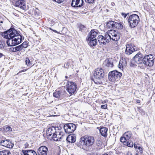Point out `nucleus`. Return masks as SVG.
Segmentation results:
<instances>
[{
	"label": "nucleus",
	"mask_w": 155,
	"mask_h": 155,
	"mask_svg": "<svg viewBox=\"0 0 155 155\" xmlns=\"http://www.w3.org/2000/svg\"><path fill=\"white\" fill-rule=\"evenodd\" d=\"M11 34L10 38H9L6 41L7 44L8 46H15L21 43L22 36L19 31H18L13 28Z\"/></svg>",
	"instance_id": "nucleus-1"
},
{
	"label": "nucleus",
	"mask_w": 155,
	"mask_h": 155,
	"mask_svg": "<svg viewBox=\"0 0 155 155\" xmlns=\"http://www.w3.org/2000/svg\"><path fill=\"white\" fill-rule=\"evenodd\" d=\"M95 141L93 136L85 135L80 138L78 145L80 148L87 150L94 145Z\"/></svg>",
	"instance_id": "nucleus-2"
},
{
	"label": "nucleus",
	"mask_w": 155,
	"mask_h": 155,
	"mask_svg": "<svg viewBox=\"0 0 155 155\" xmlns=\"http://www.w3.org/2000/svg\"><path fill=\"white\" fill-rule=\"evenodd\" d=\"M93 80L95 83L97 84H101V80L103 79L104 75V70L101 68L96 69L94 73Z\"/></svg>",
	"instance_id": "nucleus-3"
},
{
	"label": "nucleus",
	"mask_w": 155,
	"mask_h": 155,
	"mask_svg": "<svg viewBox=\"0 0 155 155\" xmlns=\"http://www.w3.org/2000/svg\"><path fill=\"white\" fill-rule=\"evenodd\" d=\"M139 21V16L136 14L130 15L128 19L129 26L131 28H135L138 24Z\"/></svg>",
	"instance_id": "nucleus-4"
},
{
	"label": "nucleus",
	"mask_w": 155,
	"mask_h": 155,
	"mask_svg": "<svg viewBox=\"0 0 155 155\" xmlns=\"http://www.w3.org/2000/svg\"><path fill=\"white\" fill-rule=\"evenodd\" d=\"M122 75V74L117 71H113L110 72L108 74L109 80L112 82L118 81Z\"/></svg>",
	"instance_id": "nucleus-5"
},
{
	"label": "nucleus",
	"mask_w": 155,
	"mask_h": 155,
	"mask_svg": "<svg viewBox=\"0 0 155 155\" xmlns=\"http://www.w3.org/2000/svg\"><path fill=\"white\" fill-rule=\"evenodd\" d=\"M77 85L76 83L71 81H68L66 85V90L71 95L74 94L76 91Z\"/></svg>",
	"instance_id": "nucleus-6"
},
{
	"label": "nucleus",
	"mask_w": 155,
	"mask_h": 155,
	"mask_svg": "<svg viewBox=\"0 0 155 155\" xmlns=\"http://www.w3.org/2000/svg\"><path fill=\"white\" fill-rule=\"evenodd\" d=\"M51 140L55 141H64L66 139L65 134L63 132L60 131H55L52 134Z\"/></svg>",
	"instance_id": "nucleus-7"
},
{
	"label": "nucleus",
	"mask_w": 155,
	"mask_h": 155,
	"mask_svg": "<svg viewBox=\"0 0 155 155\" xmlns=\"http://www.w3.org/2000/svg\"><path fill=\"white\" fill-rule=\"evenodd\" d=\"M107 35L109 37V40L110 41L111 39L112 40L117 41L120 38V36L119 34L114 30H110L107 32Z\"/></svg>",
	"instance_id": "nucleus-8"
},
{
	"label": "nucleus",
	"mask_w": 155,
	"mask_h": 155,
	"mask_svg": "<svg viewBox=\"0 0 155 155\" xmlns=\"http://www.w3.org/2000/svg\"><path fill=\"white\" fill-rule=\"evenodd\" d=\"M153 57L152 54L145 56L143 58V64L149 66H152L154 63Z\"/></svg>",
	"instance_id": "nucleus-9"
},
{
	"label": "nucleus",
	"mask_w": 155,
	"mask_h": 155,
	"mask_svg": "<svg viewBox=\"0 0 155 155\" xmlns=\"http://www.w3.org/2000/svg\"><path fill=\"white\" fill-rule=\"evenodd\" d=\"M107 33L104 34L103 35H100L97 37L98 41L101 45H105L108 43L110 41L109 37Z\"/></svg>",
	"instance_id": "nucleus-10"
},
{
	"label": "nucleus",
	"mask_w": 155,
	"mask_h": 155,
	"mask_svg": "<svg viewBox=\"0 0 155 155\" xmlns=\"http://www.w3.org/2000/svg\"><path fill=\"white\" fill-rule=\"evenodd\" d=\"M64 128L66 133L70 134L74 132L76 129V126L73 123H68L64 125Z\"/></svg>",
	"instance_id": "nucleus-11"
},
{
	"label": "nucleus",
	"mask_w": 155,
	"mask_h": 155,
	"mask_svg": "<svg viewBox=\"0 0 155 155\" xmlns=\"http://www.w3.org/2000/svg\"><path fill=\"white\" fill-rule=\"evenodd\" d=\"M143 54L140 53H139L134 57L133 59L137 63L141 64L143 63Z\"/></svg>",
	"instance_id": "nucleus-12"
},
{
	"label": "nucleus",
	"mask_w": 155,
	"mask_h": 155,
	"mask_svg": "<svg viewBox=\"0 0 155 155\" xmlns=\"http://www.w3.org/2000/svg\"><path fill=\"white\" fill-rule=\"evenodd\" d=\"M15 5L22 10H26V5L25 1V0H18L15 3Z\"/></svg>",
	"instance_id": "nucleus-13"
},
{
	"label": "nucleus",
	"mask_w": 155,
	"mask_h": 155,
	"mask_svg": "<svg viewBox=\"0 0 155 155\" xmlns=\"http://www.w3.org/2000/svg\"><path fill=\"white\" fill-rule=\"evenodd\" d=\"M103 65L105 68H111L114 66L113 59L110 58L106 59L104 62Z\"/></svg>",
	"instance_id": "nucleus-14"
},
{
	"label": "nucleus",
	"mask_w": 155,
	"mask_h": 155,
	"mask_svg": "<svg viewBox=\"0 0 155 155\" xmlns=\"http://www.w3.org/2000/svg\"><path fill=\"white\" fill-rule=\"evenodd\" d=\"M125 51V52L126 54L129 55L134 52L136 50L133 47V45L131 44H129L127 45Z\"/></svg>",
	"instance_id": "nucleus-15"
},
{
	"label": "nucleus",
	"mask_w": 155,
	"mask_h": 155,
	"mask_svg": "<svg viewBox=\"0 0 155 155\" xmlns=\"http://www.w3.org/2000/svg\"><path fill=\"white\" fill-rule=\"evenodd\" d=\"M10 140H2L0 142V145L5 147L8 148H12L14 145L10 141Z\"/></svg>",
	"instance_id": "nucleus-16"
},
{
	"label": "nucleus",
	"mask_w": 155,
	"mask_h": 155,
	"mask_svg": "<svg viewBox=\"0 0 155 155\" xmlns=\"http://www.w3.org/2000/svg\"><path fill=\"white\" fill-rule=\"evenodd\" d=\"M48 150V148L45 146H41L38 149V155H47Z\"/></svg>",
	"instance_id": "nucleus-17"
},
{
	"label": "nucleus",
	"mask_w": 155,
	"mask_h": 155,
	"mask_svg": "<svg viewBox=\"0 0 155 155\" xmlns=\"http://www.w3.org/2000/svg\"><path fill=\"white\" fill-rule=\"evenodd\" d=\"M56 129L53 127L48 128L46 131V135L48 137V138L51 140L52 137V134H53L55 132Z\"/></svg>",
	"instance_id": "nucleus-18"
},
{
	"label": "nucleus",
	"mask_w": 155,
	"mask_h": 155,
	"mask_svg": "<svg viewBox=\"0 0 155 155\" xmlns=\"http://www.w3.org/2000/svg\"><path fill=\"white\" fill-rule=\"evenodd\" d=\"M86 40L88 44L91 46L93 47L97 45V42L96 38H87Z\"/></svg>",
	"instance_id": "nucleus-19"
},
{
	"label": "nucleus",
	"mask_w": 155,
	"mask_h": 155,
	"mask_svg": "<svg viewBox=\"0 0 155 155\" xmlns=\"http://www.w3.org/2000/svg\"><path fill=\"white\" fill-rule=\"evenodd\" d=\"M12 29H13V28H11L8 31L3 32H2V35L4 38H8V39L9 38H10V35L11 34L10 33H11L12 31Z\"/></svg>",
	"instance_id": "nucleus-20"
},
{
	"label": "nucleus",
	"mask_w": 155,
	"mask_h": 155,
	"mask_svg": "<svg viewBox=\"0 0 155 155\" xmlns=\"http://www.w3.org/2000/svg\"><path fill=\"white\" fill-rule=\"evenodd\" d=\"M98 34L97 30H92L88 34L87 38H94Z\"/></svg>",
	"instance_id": "nucleus-21"
},
{
	"label": "nucleus",
	"mask_w": 155,
	"mask_h": 155,
	"mask_svg": "<svg viewBox=\"0 0 155 155\" xmlns=\"http://www.w3.org/2000/svg\"><path fill=\"white\" fill-rule=\"evenodd\" d=\"M53 95L54 97L61 99L63 98L64 94L63 92L58 91L54 92Z\"/></svg>",
	"instance_id": "nucleus-22"
},
{
	"label": "nucleus",
	"mask_w": 155,
	"mask_h": 155,
	"mask_svg": "<svg viewBox=\"0 0 155 155\" xmlns=\"http://www.w3.org/2000/svg\"><path fill=\"white\" fill-rule=\"evenodd\" d=\"M108 129L103 126H101L100 129V132L101 135L104 137H106L107 134Z\"/></svg>",
	"instance_id": "nucleus-23"
},
{
	"label": "nucleus",
	"mask_w": 155,
	"mask_h": 155,
	"mask_svg": "<svg viewBox=\"0 0 155 155\" xmlns=\"http://www.w3.org/2000/svg\"><path fill=\"white\" fill-rule=\"evenodd\" d=\"M127 61L125 59L120 60L118 64V67L119 68L123 70L124 67L126 65Z\"/></svg>",
	"instance_id": "nucleus-24"
},
{
	"label": "nucleus",
	"mask_w": 155,
	"mask_h": 155,
	"mask_svg": "<svg viewBox=\"0 0 155 155\" xmlns=\"http://www.w3.org/2000/svg\"><path fill=\"white\" fill-rule=\"evenodd\" d=\"M76 137L74 135H69L66 138L67 141L69 143H74L75 142Z\"/></svg>",
	"instance_id": "nucleus-25"
},
{
	"label": "nucleus",
	"mask_w": 155,
	"mask_h": 155,
	"mask_svg": "<svg viewBox=\"0 0 155 155\" xmlns=\"http://www.w3.org/2000/svg\"><path fill=\"white\" fill-rule=\"evenodd\" d=\"M22 152L24 155H37L36 153L32 150H22Z\"/></svg>",
	"instance_id": "nucleus-26"
},
{
	"label": "nucleus",
	"mask_w": 155,
	"mask_h": 155,
	"mask_svg": "<svg viewBox=\"0 0 155 155\" xmlns=\"http://www.w3.org/2000/svg\"><path fill=\"white\" fill-rule=\"evenodd\" d=\"M115 22L110 21L107 22L106 24L107 27L108 28H115Z\"/></svg>",
	"instance_id": "nucleus-27"
},
{
	"label": "nucleus",
	"mask_w": 155,
	"mask_h": 155,
	"mask_svg": "<svg viewBox=\"0 0 155 155\" xmlns=\"http://www.w3.org/2000/svg\"><path fill=\"white\" fill-rule=\"evenodd\" d=\"M80 1L81 0H72L71 6L74 7H78V5H79Z\"/></svg>",
	"instance_id": "nucleus-28"
},
{
	"label": "nucleus",
	"mask_w": 155,
	"mask_h": 155,
	"mask_svg": "<svg viewBox=\"0 0 155 155\" xmlns=\"http://www.w3.org/2000/svg\"><path fill=\"white\" fill-rule=\"evenodd\" d=\"M124 136L127 140H128L132 137V134L131 132L127 131L124 134Z\"/></svg>",
	"instance_id": "nucleus-29"
},
{
	"label": "nucleus",
	"mask_w": 155,
	"mask_h": 155,
	"mask_svg": "<svg viewBox=\"0 0 155 155\" xmlns=\"http://www.w3.org/2000/svg\"><path fill=\"white\" fill-rule=\"evenodd\" d=\"M0 155H12V154L8 150H2L0 151Z\"/></svg>",
	"instance_id": "nucleus-30"
},
{
	"label": "nucleus",
	"mask_w": 155,
	"mask_h": 155,
	"mask_svg": "<svg viewBox=\"0 0 155 155\" xmlns=\"http://www.w3.org/2000/svg\"><path fill=\"white\" fill-rule=\"evenodd\" d=\"M115 28H117L119 29H121L123 28V25L120 23L115 22Z\"/></svg>",
	"instance_id": "nucleus-31"
},
{
	"label": "nucleus",
	"mask_w": 155,
	"mask_h": 155,
	"mask_svg": "<svg viewBox=\"0 0 155 155\" xmlns=\"http://www.w3.org/2000/svg\"><path fill=\"white\" fill-rule=\"evenodd\" d=\"M3 130L6 131H12V128L8 125L4 126L3 127Z\"/></svg>",
	"instance_id": "nucleus-32"
},
{
	"label": "nucleus",
	"mask_w": 155,
	"mask_h": 155,
	"mask_svg": "<svg viewBox=\"0 0 155 155\" xmlns=\"http://www.w3.org/2000/svg\"><path fill=\"white\" fill-rule=\"evenodd\" d=\"M5 45V41H4L0 40V49H3Z\"/></svg>",
	"instance_id": "nucleus-33"
},
{
	"label": "nucleus",
	"mask_w": 155,
	"mask_h": 155,
	"mask_svg": "<svg viewBox=\"0 0 155 155\" xmlns=\"http://www.w3.org/2000/svg\"><path fill=\"white\" fill-rule=\"evenodd\" d=\"M125 145H127L128 147H132L134 145V143L133 142H130L129 141L127 142L126 144H124Z\"/></svg>",
	"instance_id": "nucleus-34"
},
{
	"label": "nucleus",
	"mask_w": 155,
	"mask_h": 155,
	"mask_svg": "<svg viewBox=\"0 0 155 155\" xmlns=\"http://www.w3.org/2000/svg\"><path fill=\"white\" fill-rule=\"evenodd\" d=\"M25 62H26V64L28 66H31V63L30 62V60L28 58H26Z\"/></svg>",
	"instance_id": "nucleus-35"
},
{
	"label": "nucleus",
	"mask_w": 155,
	"mask_h": 155,
	"mask_svg": "<svg viewBox=\"0 0 155 155\" xmlns=\"http://www.w3.org/2000/svg\"><path fill=\"white\" fill-rule=\"evenodd\" d=\"M127 140L124 137V136H123V137H120V141L122 142L124 144L125 143V144L126 143V141Z\"/></svg>",
	"instance_id": "nucleus-36"
},
{
	"label": "nucleus",
	"mask_w": 155,
	"mask_h": 155,
	"mask_svg": "<svg viewBox=\"0 0 155 155\" xmlns=\"http://www.w3.org/2000/svg\"><path fill=\"white\" fill-rule=\"evenodd\" d=\"M22 48H26L28 46V44L27 42H24L21 45Z\"/></svg>",
	"instance_id": "nucleus-37"
},
{
	"label": "nucleus",
	"mask_w": 155,
	"mask_h": 155,
	"mask_svg": "<svg viewBox=\"0 0 155 155\" xmlns=\"http://www.w3.org/2000/svg\"><path fill=\"white\" fill-rule=\"evenodd\" d=\"M15 47L16 51H21L22 49V48L21 46V45Z\"/></svg>",
	"instance_id": "nucleus-38"
},
{
	"label": "nucleus",
	"mask_w": 155,
	"mask_h": 155,
	"mask_svg": "<svg viewBox=\"0 0 155 155\" xmlns=\"http://www.w3.org/2000/svg\"><path fill=\"white\" fill-rule=\"evenodd\" d=\"M85 2L88 3L93 4L94 2V0H85Z\"/></svg>",
	"instance_id": "nucleus-39"
},
{
	"label": "nucleus",
	"mask_w": 155,
	"mask_h": 155,
	"mask_svg": "<svg viewBox=\"0 0 155 155\" xmlns=\"http://www.w3.org/2000/svg\"><path fill=\"white\" fill-rule=\"evenodd\" d=\"M81 1L79 3V5L78 6V7H80L83 5L84 4V2L83 0H81Z\"/></svg>",
	"instance_id": "nucleus-40"
},
{
	"label": "nucleus",
	"mask_w": 155,
	"mask_h": 155,
	"mask_svg": "<svg viewBox=\"0 0 155 155\" xmlns=\"http://www.w3.org/2000/svg\"><path fill=\"white\" fill-rule=\"evenodd\" d=\"M70 64V63L68 62H67L64 65V67L66 68H68L69 67Z\"/></svg>",
	"instance_id": "nucleus-41"
},
{
	"label": "nucleus",
	"mask_w": 155,
	"mask_h": 155,
	"mask_svg": "<svg viewBox=\"0 0 155 155\" xmlns=\"http://www.w3.org/2000/svg\"><path fill=\"white\" fill-rule=\"evenodd\" d=\"M85 28V27L84 25H81L80 28L79 30L81 31L82 32H83L84 31V28Z\"/></svg>",
	"instance_id": "nucleus-42"
},
{
	"label": "nucleus",
	"mask_w": 155,
	"mask_h": 155,
	"mask_svg": "<svg viewBox=\"0 0 155 155\" xmlns=\"http://www.w3.org/2000/svg\"><path fill=\"white\" fill-rule=\"evenodd\" d=\"M9 51H10L16 52L15 47H11L10 48Z\"/></svg>",
	"instance_id": "nucleus-43"
},
{
	"label": "nucleus",
	"mask_w": 155,
	"mask_h": 155,
	"mask_svg": "<svg viewBox=\"0 0 155 155\" xmlns=\"http://www.w3.org/2000/svg\"><path fill=\"white\" fill-rule=\"evenodd\" d=\"M138 149L139 150V153L140 154H142L143 153V149L142 147H138Z\"/></svg>",
	"instance_id": "nucleus-44"
},
{
	"label": "nucleus",
	"mask_w": 155,
	"mask_h": 155,
	"mask_svg": "<svg viewBox=\"0 0 155 155\" xmlns=\"http://www.w3.org/2000/svg\"><path fill=\"white\" fill-rule=\"evenodd\" d=\"M107 107V104H106L104 105H101V108L102 109H106Z\"/></svg>",
	"instance_id": "nucleus-45"
},
{
	"label": "nucleus",
	"mask_w": 155,
	"mask_h": 155,
	"mask_svg": "<svg viewBox=\"0 0 155 155\" xmlns=\"http://www.w3.org/2000/svg\"><path fill=\"white\" fill-rule=\"evenodd\" d=\"M53 0L58 3H60L63 2L65 0Z\"/></svg>",
	"instance_id": "nucleus-46"
},
{
	"label": "nucleus",
	"mask_w": 155,
	"mask_h": 155,
	"mask_svg": "<svg viewBox=\"0 0 155 155\" xmlns=\"http://www.w3.org/2000/svg\"><path fill=\"white\" fill-rule=\"evenodd\" d=\"M129 14V13H127V14H125L124 13H121V15H122L124 16V18H126L127 17V15Z\"/></svg>",
	"instance_id": "nucleus-47"
},
{
	"label": "nucleus",
	"mask_w": 155,
	"mask_h": 155,
	"mask_svg": "<svg viewBox=\"0 0 155 155\" xmlns=\"http://www.w3.org/2000/svg\"><path fill=\"white\" fill-rule=\"evenodd\" d=\"M49 29H50V30H51L52 31H53L55 33H58V31H57L56 30H55L52 29L51 28H50Z\"/></svg>",
	"instance_id": "nucleus-48"
},
{
	"label": "nucleus",
	"mask_w": 155,
	"mask_h": 155,
	"mask_svg": "<svg viewBox=\"0 0 155 155\" xmlns=\"http://www.w3.org/2000/svg\"><path fill=\"white\" fill-rule=\"evenodd\" d=\"M134 147L135 148L137 149V145L135 143L134 144Z\"/></svg>",
	"instance_id": "nucleus-49"
},
{
	"label": "nucleus",
	"mask_w": 155,
	"mask_h": 155,
	"mask_svg": "<svg viewBox=\"0 0 155 155\" xmlns=\"http://www.w3.org/2000/svg\"><path fill=\"white\" fill-rule=\"evenodd\" d=\"M25 147L26 148H27L28 146V144L27 143H26L25 145Z\"/></svg>",
	"instance_id": "nucleus-50"
},
{
	"label": "nucleus",
	"mask_w": 155,
	"mask_h": 155,
	"mask_svg": "<svg viewBox=\"0 0 155 155\" xmlns=\"http://www.w3.org/2000/svg\"><path fill=\"white\" fill-rule=\"evenodd\" d=\"M34 15L35 16H36V15H38V14L37 13V11H36V10H35L34 11Z\"/></svg>",
	"instance_id": "nucleus-51"
},
{
	"label": "nucleus",
	"mask_w": 155,
	"mask_h": 155,
	"mask_svg": "<svg viewBox=\"0 0 155 155\" xmlns=\"http://www.w3.org/2000/svg\"><path fill=\"white\" fill-rule=\"evenodd\" d=\"M4 56V55L2 53H0V58H1Z\"/></svg>",
	"instance_id": "nucleus-52"
},
{
	"label": "nucleus",
	"mask_w": 155,
	"mask_h": 155,
	"mask_svg": "<svg viewBox=\"0 0 155 155\" xmlns=\"http://www.w3.org/2000/svg\"><path fill=\"white\" fill-rule=\"evenodd\" d=\"M140 100H137V103H140Z\"/></svg>",
	"instance_id": "nucleus-53"
},
{
	"label": "nucleus",
	"mask_w": 155,
	"mask_h": 155,
	"mask_svg": "<svg viewBox=\"0 0 155 155\" xmlns=\"http://www.w3.org/2000/svg\"><path fill=\"white\" fill-rule=\"evenodd\" d=\"M102 155H108L107 153H104V154H103Z\"/></svg>",
	"instance_id": "nucleus-54"
},
{
	"label": "nucleus",
	"mask_w": 155,
	"mask_h": 155,
	"mask_svg": "<svg viewBox=\"0 0 155 155\" xmlns=\"http://www.w3.org/2000/svg\"><path fill=\"white\" fill-rule=\"evenodd\" d=\"M65 78H68V76H65Z\"/></svg>",
	"instance_id": "nucleus-55"
},
{
	"label": "nucleus",
	"mask_w": 155,
	"mask_h": 155,
	"mask_svg": "<svg viewBox=\"0 0 155 155\" xmlns=\"http://www.w3.org/2000/svg\"><path fill=\"white\" fill-rule=\"evenodd\" d=\"M3 22V21H1L0 23H2Z\"/></svg>",
	"instance_id": "nucleus-56"
},
{
	"label": "nucleus",
	"mask_w": 155,
	"mask_h": 155,
	"mask_svg": "<svg viewBox=\"0 0 155 155\" xmlns=\"http://www.w3.org/2000/svg\"><path fill=\"white\" fill-rule=\"evenodd\" d=\"M136 155H138V154L137 153H136Z\"/></svg>",
	"instance_id": "nucleus-57"
}]
</instances>
